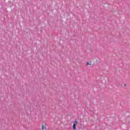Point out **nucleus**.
I'll list each match as a JSON object with an SVG mask.
<instances>
[{
	"label": "nucleus",
	"instance_id": "f257e3e1",
	"mask_svg": "<svg viewBox=\"0 0 130 130\" xmlns=\"http://www.w3.org/2000/svg\"><path fill=\"white\" fill-rule=\"evenodd\" d=\"M42 130H46V126L44 125V124L42 125Z\"/></svg>",
	"mask_w": 130,
	"mask_h": 130
},
{
	"label": "nucleus",
	"instance_id": "f03ea898",
	"mask_svg": "<svg viewBox=\"0 0 130 130\" xmlns=\"http://www.w3.org/2000/svg\"><path fill=\"white\" fill-rule=\"evenodd\" d=\"M86 66H92V63L91 61L87 62Z\"/></svg>",
	"mask_w": 130,
	"mask_h": 130
},
{
	"label": "nucleus",
	"instance_id": "7ed1b4c3",
	"mask_svg": "<svg viewBox=\"0 0 130 130\" xmlns=\"http://www.w3.org/2000/svg\"><path fill=\"white\" fill-rule=\"evenodd\" d=\"M73 129H76V125L75 124H74L73 125Z\"/></svg>",
	"mask_w": 130,
	"mask_h": 130
},
{
	"label": "nucleus",
	"instance_id": "20e7f679",
	"mask_svg": "<svg viewBox=\"0 0 130 130\" xmlns=\"http://www.w3.org/2000/svg\"><path fill=\"white\" fill-rule=\"evenodd\" d=\"M74 124H75V125L78 124V121H74Z\"/></svg>",
	"mask_w": 130,
	"mask_h": 130
}]
</instances>
